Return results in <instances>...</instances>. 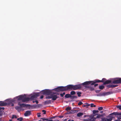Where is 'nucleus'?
I'll return each instance as SVG.
<instances>
[{
	"label": "nucleus",
	"instance_id": "nucleus-22",
	"mask_svg": "<svg viewBox=\"0 0 121 121\" xmlns=\"http://www.w3.org/2000/svg\"><path fill=\"white\" fill-rule=\"evenodd\" d=\"M81 93L80 92L78 91L77 92V94L78 95V96L79 97H80L81 96Z\"/></svg>",
	"mask_w": 121,
	"mask_h": 121
},
{
	"label": "nucleus",
	"instance_id": "nucleus-45",
	"mask_svg": "<svg viewBox=\"0 0 121 121\" xmlns=\"http://www.w3.org/2000/svg\"><path fill=\"white\" fill-rule=\"evenodd\" d=\"M40 113H39H39H37V116L38 117H40L41 116V115H40Z\"/></svg>",
	"mask_w": 121,
	"mask_h": 121
},
{
	"label": "nucleus",
	"instance_id": "nucleus-37",
	"mask_svg": "<svg viewBox=\"0 0 121 121\" xmlns=\"http://www.w3.org/2000/svg\"><path fill=\"white\" fill-rule=\"evenodd\" d=\"M116 107L118 108L119 110H121V106H117Z\"/></svg>",
	"mask_w": 121,
	"mask_h": 121
},
{
	"label": "nucleus",
	"instance_id": "nucleus-27",
	"mask_svg": "<svg viewBox=\"0 0 121 121\" xmlns=\"http://www.w3.org/2000/svg\"><path fill=\"white\" fill-rule=\"evenodd\" d=\"M71 109V107H67L65 110L67 111H68V110H70Z\"/></svg>",
	"mask_w": 121,
	"mask_h": 121
},
{
	"label": "nucleus",
	"instance_id": "nucleus-47",
	"mask_svg": "<svg viewBox=\"0 0 121 121\" xmlns=\"http://www.w3.org/2000/svg\"><path fill=\"white\" fill-rule=\"evenodd\" d=\"M46 121H52V120H49L48 119H47V120H46Z\"/></svg>",
	"mask_w": 121,
	"mask_h": 121
},
{
	"label": "nucleus",
	"instance_id": "nucleus-23",
	"mask_svg": "<svg viewBox=\"0 0 121 121\" xmlns=\"http://www.w3.org/2000/svg\"><path fill=\"white\" fill-rule=\"evenodd\" d=\"M70 94L71 95H75L76 94V92L74 91H72L70 92Z\"/></svg>",
	"mask_w": 121,
	"mask_h": 121
},
{
	"label": "nucleus",
	"instance_id": "nucleus-43",
	"mask_svg": "<svg viewBox=\"0 0 121 121\" xmlns=\"http://www.w3.org/2000/svg\"><path fill=\"white\" fill-rule=\"evenodd\" d=\"M98 96H103L102 94L101 93H100L99 94L97 95Z\"/></svg>",
	"mask_w": 121,
	"mask_h": 121
},
{
	"label": "nucleus",
	"instance_id": "nucleus-15",
	"mask_svg": "<svg viewBox=\"0 0 121 121\" xmlns=\"http://www.w3.org/2000/svg\"><path fill=\"white\" fill-rule=\"evenodd\" d=\"M111 80H106L105 82H104V83L103 84L105 85L106 84H108L111 83Z\"/></svg>",
	"mask_w": 121,
	"mask_h": 121
},
{
	"label": "nucleus",
	"instance_id": "nucleus-9",
	"mask_svg": "<svg viewBox=\"0 0 121 121\" xmlns=\"http://www.w3.org/2000/svg\"><path fill=\"white\" fill-rule=\"evenodd\" d=\"M31 111H27L24 114V115L25 116L27 117L29 116L31 114Z\"/></svg>",
	"mask_w": 121,
	"mask_h": 121
},
{
	"label": "nucleus",
	"instance_id": "nucleus-35",
	"mask_svg": "<svg viewBox=\"0 0 121 121\" xmlns=\"http://www.w3.org/2000/svg\"><path fill=\"white\" fill-rule=\"evenodd\" d=\"M106 87L108 88H112V85H108L106 86Z\"/></svg>",
	"mask_w": 121,
	"mask_h": 121
},
{
	"label": "nucleus",
	"instance_id": "nucleus-24",
	"mask_svg": "<svg viewBox=\"0 0 121 121\" xmlns=\"http://www.w3.org/2000/svg\"><path fill=\"white\" fill-rule=\"evenodd\" d=\"M99 112V111L98 110H94L93 111V113L94 114V115H95L96 114V113Z\"/></svg>",
	"mask_w": 121,
	"mask_h": 121
},
{
	"label": "nucleus",
	"instance_id": "nucleus-51",
	"mask_svg": "<svg viewBox=\"0 0 121 121\" xmlns=\"http://www.w3.org/2000/svg\"><path fill=\"white\" fill-rule=\"evenodd\" d=\"M63 117V116H60L59 117L60 118H62Z\"/></svg>",
	"mask_w": 121,
	"mask_h": 121
},
{
	"label": "nucleus",
	"instance_id": "nucleus-42",
	"mask_svg": "<svg viewBox=\"0 0 121 121\" xmlns=\"http://www.w3.org/2000/svg\"><path fill=\"white\" fill-rule=\"evenodd\" d=\"M100 91H101L100 90H98L96 91L95 92H96V93H99Z\"/></svg>",
	"mask_w": 121,
	"mask_h": 121
},
{
	"label": "nucleus",
	"instance_id": "nucleus-34",
	"mask_svg": "<svg viewBox=\"0 0 121 121\" xmlns=\"http://www.w3.org/2000/svg\"><path fill=\"white\" fill-rule=\"evenodd\" d=\"M65 92H63V93H61L60 94V95L61 96V97H63V96L64 95H65Z\"/></svg>",
	"mask_w": 121,
	"mask_h": 121
},
{
	"label": "nucleus",
	"instance_id": "nucleus-53",
	"mask_svg": "<svg viewBox=\"0 0 121 121\" xmlns=\"http://www.w3.org/2000/svg\"><path fill=\"white\" fill-rule=\"evenodd\" d=\"M120 120H115V121H119Z\"/></svg>",
	"mask_w": 121,
	"mask_h": 121
},
{
	"label": "nucleus",
	"instance_id": "nucleus-6",
	"mask_svg": "<svg viewBox=\"0 0 121 121\" xmlns=\"http://www.w3.org/2000/svg\"><path fill=\"white\" fill-rule=\"evenodd\" d=\"M113 80L112 82V83L114 84H117L121 83V78H117Z\"/></svg>",
	"mask_w": 121,
	"mask_h": 121
},
{
	"label": "nucleus",
	"instance_id": "nucleus-2",
	"mask_svg": "<svg viewBox=\"0 0 121 121\" xmlns=\"http://www.w3.org/2000/svg\"><path fill=\"white\" fill-rule=\"evenodd\" d=\"M113 115H121V112L118 113L114 112L110 114L108 117V118H101L102 120L100 121H111L113 117H114Z\"/></svg>",
	"mask_w": 121,
	"mask_h": 121
},
{
	"label": "nucleus",
	"instance_id": "nucleus-64",
	"mask_svg": "<svg viewBox=\"0 0 121 121\" xmlns=\"http://www.w3.org/2000/svg\"><path fill=\"white\" fill-rule=\"evenodd\" d=\"M89 105H90V104H89V105H88V106H89Z\"/></svg>",
	"mask_w": 121,
	"mask_h": 121
},
{
	"label": "nucleus",
	"instance_id": "nucleus-39",
	"mask_svg": "<svg viewBox=\"0 0 121 121\" xmlns=\"http://www.w3.org/2000/svg\"><path fill=\"white\" fill-rule=\"evenodd\" d=\"M41 119H42V120L43 121L46 120V121L47 120V119L45 118H43Z\"/></svg>",
	"mask_w": 121,
	"mask_h": 121
},
{
	"label": "nucleus",
	"instance_id": "nucleus-21",
	"mask_svg": "<svg viewBox=\"0 0 121 121\" xmlns=\"http://www.w3.org/2000/svg\"><path fill=\"white\" fill-rule=\"evenodd\" d=\"M95 117H92L89 119V121H95Z\"/></svg>",
	"mask_w": 121,
	"mask_h": 121
},
{
	"label": "nucleus",
	"instance_id": "nucleus-13",
	"mask_svg": "<svg viewBox=\"0 0 121 121\" xmlns=\"http://www.w3.org/2000/svg\"><path fill=\"white\" fill-rule=\"evenodd\" d=\"M7 103L4 102L2 101H0V106H4L7 105Z\"/></svg>",
	"mask_w": 121,
	"mask_h": 121
},
{
	"label": "nucleus",
	"instance_id": "nucleus-50",
	"mask_svg": "<svg viewBox=\"0 0 121 121\" xmlns=\"http://www.w3.org/2000/svg\"><path fill=\"white\" fill-rule=\"evenodd\" d=\"M94 86L95 87H96V86H97L98 85V84H94Z\"/></svg>",
	"mask_w": 121,
	"mask_h": 121
},
{
	"label": "nucleus",
	"instance_id": "nucleus-62",
	"mask_svg": "<svg viewBox=\"0 0 121 121\" xmlns=\"http://www.w3.org/2000/svg\"><path fill=\"white\" fill-rule=\"evenodd\" d=\"M74 121V120H71V121Z\"/></svg>",
	"mask_w": 121,
	"mask_h": 121
},
{
	"label": "nucleus",
	"instance_id": "nucleus-59",
	"mask_svg": "<svg viewBox=\"0 0 121 121\" xmlns=\"http://www.w3.org/2000/svg\"><path fill=\"white\" fill-rule=\"evenodd\" d=\"M35 102V101H33V103H34V102Z\"/></svg>",
	"mask_w": 121,
	"mask_h": 121
},
{
	"label": "nucleus",
	"instance_id": "nucleus-10",
	"mask_svg": "<svg viewBox=\"0 0 121 121\" xmlns=\"http://www.w3.org/2000/svg\"><path fill=\"white\" fill-rule=\"evenodd\" d=\"M39 95V93H37L32 96L30 97V99H33L34 98H37Z\"/></svg>",
	"mask_w": 121,
	"mask_h": 121
},
{
	"label": "nucleus",
	"instance_id": "nucleus-49",
	"mask_svg": "<svg viewBox=\"0 0 121 121\" xmlns=\"http://www.w3.org/2000/svg\"><path fill=\"white\" fill-rule=\"evenodd\" d=\"M35 102L36 103V104H38L39 102L37 100H35Z\"/></svg>",
	"mask_w": 121,
	"mask_h": 121
},
{
	"label": "nucleus",
	"instance_id": "nucleus-55",
	"mask_svg": "<svg viewBox=\"0 0 121 121\" xmlns=\"http://www.w3.org/2000/svg\"><path fill=\"white\" fill-rule=\"evenodd\" d=\"M14 105V104H12V105H11V106H13Z\"/></svg>",
	"mask_w": 121,
	"mask_h": 121
},
{
	"label": "nucleus",
	"instance_id": "nucleus-1",
	"mask_svg": "<svg viewBox=\"0 0 121 121\" xmlns=\"http://www.w3.org/2000/svg\"><path fill=\"white\" fill-rule=\"evenodd\" d=\"M81 88V84H77L75 85L70 84L65 86H59L54 88V90L55 91L60 92L69 90H75L80 89Z\"/></svg>",
	"mask_w": 121,
	"mask_h": 121
},
{
	"label": "nucleus",
	"instance_id": "nucleus-28",
	"mask_svg": "<svg viewBox=\"0 0 121 121\" xmlns=\"http://www.w3.org/2000/svg\"><path fill=\"white\" fill-rule=\"evenodd\" d=\"M106 95H108L113 93L112 92H106Z\"/></svg>",
	"mask_w": 121,
	"mask_h": 121
},
{
	"label": "nucleus",
	"instance_id": "nucleus-40",
	"mask_svg": "<svg viewBox=\"0 0 121 121\" xmlns=\"http://www.w3.org/2000/svg\"><path fill=\"white\" fill-rule=\"evenodd\" d=\"M42 112H43V114H46V111L44 110H42Z\"/></svg>",
	"mask_w": 121,
	"mask_h": 121
},
{
	"label": "nucleus",
	"instance_id": "nucleus-5",
	"mask_svg": "<svg viewBox=\"0 0 121 121\" xmlns=\"http://www.w3.org/2000/svg\"><path fill=\"white\" fill-rule=\"evenodd\" d=\"M84 82L82 83V84H81V88L80 89L82 88V85H83L84 86V87L88 89L91 91H92L94 90V88L88 86V85H89L90 84H91V83L89 84H84Z\"/></svg>",
	"mask_w": 121,
	"mask_h": 121
},
{
	"label": "nucleus",
	"instance_id": "nucleus-38",
	"mask_svg": "<svg viewBox=\"0 0 121 121\" xmlns=\"http://www.w3.org/2000/svg\"><path fill=\"white\" fill-rule=\"evenodd\" d=\"M83 104L80 101L78 103V105H80L82 104Z\"/></svg>",
	"mask_w": 121,
	"mask_h": 121
},
{
	"label": "nucleus",
	"instance_id": "nucleus-18",
	"mask_svg": "<svg viewBox=\"0 0 121 121\" xmlns=\"http://www.w3.org/2000/svg\"><path fill=\"white\" fill-rule=\"evenodd\" d=\"M71 95L69 94H67L65 96V97L66 98H70Z\"/></svg>",
	"mask_w": 121,
	"mask_h": 121
},
{
	"label": "nucleus",
	"instance_id": "nucleus-19",
	"mask_svg": "<svg viewBox=\"0 0 121 121\" xmlns=\"http://www.w3.org/2000/svg\"><path fill=\"white\" fill-rule=\"evenodd\" d=\"M77 97L75 95L71 96V95L70 99H77Z\"/></svg>",
	"mask_w": 121,
	"mask_h": 121
},
{
	"label": "nucleus",
	"instance_id": "nucleus-44",
	"mask_svg": "<svg viewBox=\"0 0 121 121\" xmlns=\"http://www.w3.org/2000/svg\"><path fill=\"white\" fill-rule=\"evenodd\" d=\"M102 94L103 96H104L106 95V92H103Z\"/></svg>",
	"mask_w": 121,
	"mask_h": 121
},
{
	"label": "nucleus",
	"instance_id": "nucleus-36",
	"mask_svg": "<svg viewBox=\"0 0 121 121\" xmlns=\"http://www.w3.org/2000/svg\"><path fill=\"white\" fill-rule=\"evenodd\" d=\"M112 85V88L114 87L117 86L118 85Z\"/></svg>",
	"mask_w": 121,
	"mask_h": 121
},
{
	"label": "nucleus",
	"instance_id": "nucleus-20",
	"mask_svg": "<svg viewBox=\"0 0 121 121\" xmlns=\"http://www.w3.org/2000/svg\"><path fill=\"white\" fill-rule=\"evenodd\" d=\"M83 114L82 112H79L77 114V116L78 117H80L82 116L83 115Z\"/></svg>",
	"mask_w": 121,
	"mask_h": 121
},
{
	"label": "nucleus",
	"instance_id": "nucleus-31",
	"mask_svg": "<svg viewBox=\"0 0 121 121\" xmlns=\"http://www.w3.org/2000/svg\"><path fill=\"white\" fill-rule=\"evenodd\" d=\"M23 119V118L22 117H20L19 118H18L17 119V120H19L20 121H22Z\"/></svg>",
	"mask_w": 121,
	"mask_h": 121
},
{
	"label": "nucleus",
	"instance_id": "nucleus-17",
	"mask_svg": "<svg viewBox=\"0 0 121 121\" xmlns=\"http://www.w3.org/2000/svg\"><path fill=\"white\" fill-rule=\"evenodd\" d=\"M44 103L45 104H51V100H47L45 101L44 102Z\"/></svg>",
	"mask_w": 121,
	"mask_h": 121
},
{
	"label": "nucleus",
	"instance_id": "nucleus-25",
	"mask_svg": "<svg viewBox=\"0 0 121 121\" xmlns=\"http://www.w3.org/2000/svg\"><path fill=\"white\" fill-rule=\"evenodd\" d=\"M104 86L103 85H101L99 86V88L100 89L103 90L104 88Z\"/></svg>",
	"mask_w": 121,
	"mask_h": 121
},
{
	"label": "nucleus",
	"instance_id": "nucleus-32",
	"mask_svg": "<svg viewBox=\"0 0 121 121\" xmlns=\"http://www.w3.org/2000/svg\"><path fill=\"white\" fill-rule=\"evenodd\" d=\"M103 109V108L102 107H99L98 108V109L99 111H101Z\"/></svg>",
	"mask_w": 121,
	"mask_h": 121
},
{
	"label": "nucleus",
	"instance_id": "nucleus-61",
	"mask_svg": "<svg viewBox=\"0 0 121 121\" xmlns=\"http://www.w3.org/2000/svg\"><path fill=\"white\" fill-rule=\"evenodd\" d=\"M57 98H59V96H57Z\"/></svg>",
	"mask_w": 121,
	"mask_h": 121
},
{
	"label": "nucleus",
	"instance_id": "nucleus-3",
	"mask_svg": "<svg viewBox=\"0 0 121 121\" xmlns=\"http://www.w3.org/2000/svg\"><path fill=\"white\" fill-rule=\"evenodd\" d=\"M106 79L105 78H103L101 80H100L98 79H96L94 81H86L84 82V84H89L91 83V85H93L94 84L97 82H104L106 81Z\"/></svg>",
	"mask_w": 121,
	"mask_h": 121
},
{
	"label": "nucleus",
	"instance_id": "nucleus-41",
	"mask_svg": "<svg viewBox=\"0 0 121 121\" xmlns=\"http://www.w3.org/2000/svg\"><path fill=\"white\" fill-rule=\"evenodd\" d=\"M117 119L118 120H120L121 119V115H120L119 116H117Z\"/></svg>",
	"mask_w": 121,
	"mask_h": 121
},
{
	"label": "nucleus",
	"instance_id": "nucleus-16",
	"mask_svg": "<svg viewBox=\"0 0 121 121\" xmlns=\"http://www.w3.org/2000/svg\"><path fill=\"white\" fill-rule=\"evenodd\" d=\"M78 111V110H73L72 112H69V113H68L67 114H71L73 113H74L76 112H77Z\"/></svg>",
	"mask_w": 121,
	"mask_h": 121
},
{
	"label": "nucleus",
	"instance_id": "nucleus-57",
	"mask_svg": "<svg viewBox=\"0 0 121 121\" xmlns=\"http://www.w3.org/2000/svg\"><path fill=\"white\" fill-rule=\"evenodd\" d=\"M2 119L1 118H0V121H2Z\"/></svg>",
	"mask_w": 121,
	"mask_h": 121
},
{
	"label": "nucleus",
	"instance_id": "nucleus-48",
	"mask_svg": "<svg viewBox=\"0 0 121 121\" xmlns=\"http://www.w3.org/2000/svg\"><path fill=\"white\" fill-rule=\"evenodd\" d=\"M43 95H41V96H40V99H43Z\"/></svg>",
	"mask_w": 121,
	"mask_h": 121
},
{
	"label": "nucleus",
	"instance_id": "nucleus-7",
	"mask_svg": "<svg viewBox=\"0 0 121 121\" xmlns=\"http://www.w3.org/2000/svg\"><path fill=\"white\" fill-rule=\"evenodd\" d=\"M18 105H19L22 108V107H27L29 106H30V105L28 104H21L20 102H19L18 103Z\"/></svg>",
	"mask_w": 121,
	"mask_h": 121
},
{
	"label": "nucleus",
	"instance_id": "nucleus-52",
	"mask_svg": "<svg viewBox=\"0 0 121 121\" xmlns=\"http://www.w3.org/2000/svg\"><path fill=\"white\" fill-rule=\"evenodd\" d=\"M103 111H100V112L101 113H103Z\"/></svg>",
	"mask_w": 121,
	"mask_h": 121
},
{
	"label": "nucleus",
	"instance_id": "nucleus-60",
	"mask_svg": "<svg viewBox=\"0 0 121 121\" xmlns=\"http://www.w3.org/2000/svg\"><path fill=\"white\" fill-rule=\"evenodd\" d=\"M54 118V117H51V118Z\"/></svg>",
	"mask_w": 121,
	"mask_h": 121
},
{
	"label": "nucleus",
	"instance_id": "nucleus-14",
	"mask_svg": "<svg viewBox=\"0 0 121 121\" xmlns=\"http://www.w3.org/2000/svg\"><path fill=\"white\" fill-rule=\"evenodd\" d=\"M96 115H97V116L95 117V119L96 118H100L101 117L103 116L102 115H100L99 113H97L96 114H95V115H94L93 117H94Z\"/></svg>",
	"mask_w": 121,
	"mask_h": 121
},
{
	"label": "nucleus",
	"instance_id": "nucleus-58",
	"mask_svg": "<svg viewBox=\"0 0 121 121\" xmlns=\"http://www.w3.org/2000/svg\"><path fill=\"white\" fill-rule=\"evenodd\" d=\"M71 120L70 119H69L68 120V121H71Z\"/></svg>",
	"mask_w": 121,
	"mask_h": 121
},
{
	"label": "nucleus",
	"instance_id": "nucleus-11",
	"mask_svg": "<svg viewBox=\"0 0 121 121\" xmlns=\"http://www.w3.org/2000/svg\"><path fill=\"white\" fill-rule=\"evenodd\" d=\"M24 97V96L20 95L17 97V100H22L23 102V98Z\"/></svg>",
	"mask_w": 121,
	"mask_h": 121
},
{
	"label": "nucleus",
	"instance_id": "nucleus-63",
	"mask_svg": "<svg viewBox=\"0 0 121 121\" xmlns=\"http://www.w3.org/2000/svg\"><path fill=\"white\" fill-rule=\"evenodd\" d=\"M38 121H42L41 120H39Z\"/></svg>",
	"mask_w": 121,
	"mask_h": 121
},
{
	"label": "nucleus",
	"instance_id": "nucleus-12",
	"mask_svg": "<svg viewBox=\"0 0 121 121\" xmlns=\"http://www.w3.org/2000/svg\"><path fill=\"white\" fill-rule=\"evenodd\" d=\"M30 98L29 97H26L25 96H24L23 102H25L26 101H29L30 100Z\"/></svg>",
	"mask_w": 121,
	"mask_h": 121
},
{
	"label": "nucleus",
	"instance_id": "nucleus-30",
	"mask_svg": "<svg viewBox=\"0 0 121 121\" xmlns=\"http://www.w3.org/2000/svg\"><path fill=\"white\" fill-rule=\"evenodd\" d=\"M15 109L17 110H18L20 109L21 108L20 106H17L15 107Z\"/></svg>",
	"mask_w": 121,
	"mask_h": 121
},
{
	"label": "nucleus",
	"instance_id": "nucleus-54",
	"mask_svg": "<svg viewBox=\"0 0 121 121\" xmlns=\"http://www.w3.org/2000/svg\"><path fill=\"white\" fill-rule=\"evenodd\" d=\"M86 105H83V106L84 107H86Z\"/></svg>",
	"mask_w": 121,
	"mask_h": 121
},
{
	"label": "nucleus",
	"instance_id": "nucleus-56",
	"mask_svg": "<svg viewBox=\"0 0 121 121\" xmlns=\"http://www.w3.org/2000/svg\"><path fill=\"white\" fill-rule=\"evenodd\" d=\"M12 119H10L9 120V121H12Z\"/></svg>",
	"mask_w": 121,
	"mask_h": 121
},
{
	"label": "nucleus",
	"instance_id": "nucleus-8",
	"mask_svg": "<svg viewBox=\"0 0 121 121\" xmlns=\"http://www.w3.org/2000/svg\"><path fill=\"white\" fill-rule=\"evenodd\" d=\"M56 93L53 92L52 93V100L55 101L57 99V96L56 95L54 94H56Z\"/></svg>",
	"mask_w": 121,
	"mask_h": 121
},
{
	"label": "nucleus",
	"instance_id": "nucleus-46",
	"mask_svg": "<svg viewBox=\"0 0 121 121\" xmlns=\"http://www.w3.org/2000/svg\"><path fill=\"white\" fill-rule=\"evenodd\" d=\"M4 107H0V110H1V109L4 110Z\"/></svg>",
	"mask_w": 121,
	"mask_h": 121
},
{
	"label": "nucleus",
	"instance_id": "nucleus-26",
	"mask_svg": "<svg viewBox=\"0 0 121 121\" xmlns=\"http://www.w3.org/2000/svg\"><path fill=\"white\" fill-rule=\"evenodd\" d=\"M50 96H48L46 97V98L47 99H51L52 98V94H51Z\"/></svg>",
	"mask_w": 121,
	"mask_h": 121
},
{
	"label": "nucleus",
	"instance_id": "nucleus-4",
	"mask_svg": "<svg viewBox=\"0 0 121 121\" xmlns=\"http://www.w3.org/2000/svg\"><path fill=\"white\" fill-rule=\"evenodd\" d=\"M43 95H50L52 92L50 90L48 89H45L42 90L41 92Z\"/></svg>",
	"mask_w": 121,
	"mask_h": 121
},
{
	"label": "nucleus",
	"instance_id": "nucleus-33",
	"mask_svg": "<svg viewBox=\"0 0 121 121\" xmlns=\"http://www.w3.org/2000/svg\"><path fill=\"white\" fill-rule=\"evenodd\" d=\"M91 107H96V105H94L93 104H91Z\"/></svg>",
	"mask_w": 121,
	"mask_h": 121
},
{
	"label": "nucleus",
	"instance_id": "nucleus-29",
	"mask_svg": "<svg viewBox=\"0 0 121 121\" xmlns=\"http://www.w3.org/2000/svg\"><path fill=\"white\" fill-rule=\"evenodd\" d=\"M14 118H17L16 116L15 115H13L12 117L11 118L13 119Z\"/></svg>",
	"mask_w": 121,
	"mask_h": 121
}]
</instances>
